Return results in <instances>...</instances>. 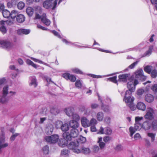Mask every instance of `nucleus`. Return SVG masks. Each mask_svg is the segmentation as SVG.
<instances>
[{
    "label": "nucleus",
    "mask_w": 157,
    "mask_h": 157,
    "mask_svg": "<svg viewBox=\"0 0 157 157\" xmlns=\"http://www.w3.org/2000/svg\"><path fill=\"white\" fill-rule=\"evenodd\" d=\"M25 16L22 14H19L17 15L16 21L19 23H22L25 20Z\"/></svg>",
    "instance_id": "4be33fe9"
},
{
    "label": "nucleus",
    "mask_w": 157,
    "mask_h": 157,
    "mask_svg": "<svg viewBox=\"0 0 157 157\" xmlns=\"http://www.w3.org/2000/svg\"><path fill=\"white\" fill-rule=\"evenodd\" d=\"M61 129L63 132H66L68 131L69 129L68 125L66 123L63 124L61 127Z\"/></svg>",
    "instance_id": "72a5a7b5"
},
{
    "label": "nucleus",
    "mask_w": 157,
    "mask_h": 157,
    "mask_svg": "<svg viewBox=\"0 0 157 157\" xmlns=\"http://www.w3.org/2000/svg\"><path fill=\"white\" fill-rule=\"evenodd\" d=\"M98 143H99V145L101 149L104 148L105 146V144L102 142V138L101 137L98 138Z\"/></svg>",
    "instance_id": "c85d7f7f"
},
{
    "label": "nucleus",
    "mask_w": 157,
    "mask_h": 157,
    "mask_svg": "<svg viewBox=\"0 0 157 157\" xmlns=\"http://www.w3.org/2000/svg\"><path fill=\"white\" fill-rule=\"evenodd\" d=\"M129 76L130 74H129L119 75L118 76V81L121 82H126L127 81V79L129 78Z\"/></svg>",
    "instance_id": "9b49d317"
},
{
    "label": "nucleus",
    "mask_w": 157,
    "mask_h": 157,
    "mask_svg": "<svg viewBox=\"0 0 157 157\" xmlns=\"http://www.w3.org/2000/svg\"><path fill=\"white\" fill-rule=\"evenodd\" d=\"M151 125L153 130H157V120L155 119L154 120L152 121Z\"/></svg>",
    "instance_id": "f704fd0d"
},
{
    "label": "nucleus",
    "mask_w": 157,
    "mask_h": 157,
    "mask_svg": "<svg viewBox=\"0 0 157 157\" xmlns=\"http://www.w3.org/2000/svg\"><path fill=\"white\" fill-rule=\"evenodd\" d=\"M26 63L28 64L31 65L35 68H36L38 67L36 64L29 59H27Z\"/></svg>",
    "instance_id": "37998d69"
},
{
    "label": "nucleus",
    "mask_w": 157,
    "mask_h": 157,
    "mask_svg": "<svg viewBox=\"0 0 157 157\" xmlns=\"http://www.w3.org/2000/svg\"><path fill=\"white\" fill-rule=\"evenodd\" d=\"M86 141V138L82 136H80L79 137L78 141L81 143H83Z\"/></svg>",
    "instance_id": "c03bdc74"
},
{
    "label": "nucleus",
    "mask_w": 157,
    "mask_h": 157,
    "mask_svg": "<svg viewBox=\"0 0 157 157\" xmlns=\"http://www.w3.org/2000/svg\"><path fill=\"white\" fill-rule=\"evenodd\" d=\"M97 123V120L94 118H92L90 121V125H95Z\"/></svg>",
    "instance_id": "5fc2aeb1"
},
{
    "label": "nucleus",
    "mask_w": 157,
    "mask_h": 157,
    "mask_svg": "<svg viewBox=\"0 0 157 157\" xmlns=\"http://www.w3.org/2000/svg\"><path fill=\"white\" fill-rule=\"evenodd\" d=\"M65 111L67 115L69 117H71L73 114L74 109L71 108H68L65 109Z\"/></svg>",
    "instance_id": "a878e982"
},
{
    "label": "nucleus",
    "mask_w": 157,
    "mask_h": 157,
    "mask_svg": "<svg viewBox=\"0 0 157 157\" xmlns=\"http://www.w3.org/2000/svg\"><path fill=\"white\" fill-rule=\"evenodd\" d=\"M145 100L147 102L151 103L153 101L154 97L153 95L150 94H148L145 95Z\"/></svg>",
    "instance_id": "5701e85b"
},
{
    "label": "nucleus",
    "mask_w": 157,
    "mask_h": 157,
    "mask_svg": "<svg viewBox=\"0 0 157 157\" xmlns=\"http://www.w3.org/2000/svg\"><path fill=\"white\" fill-rule=\"evenodd\" d=\"M30 31L29 29H18L17 31V33L19 35L22 34L27 35L30 33Z\"/></svg>",
    "instance_id": "393cba45"
},
{
    "label": "nucleus",
    "mask_w": 157,
    "mask_h": 157,
    "mask_svg": "<svg viewBox=\"0 0 157 157\" xmlns=\"http://www.w3.org/2000/svg\"><path fill=\"white\" fill-rule=\"evenodd\" d=\"M69 79L72 82H75L76 80V78L73 75H70Z\"/></svg>",
    "instance_id": "bf43d9fd"
},
{
    "label": "nucleus",
    "mask_w": 157,
    "mask_h": 157,
    "mask_svg": "<svg viewBox=\"0 0 157 157\" xmlns=\"http://www.w3.org/2000/svg\"><path fill=\"white\" fill-rule=\"evenodd\" d=\"M68 140H67L63 138V139H59V141L58 142V144L59 145L62 147H65L67 145L68 141Z\"/></svg>",
    "instance_id": "f8f14e48"
},
{
    "label": "nucleus",
    "mask_w": 157,
    "mask_h": 157,
    "mask_svg": "<svg viewBox=\"0 0 157 157\" xmlns=\"http://www.w3.org/2000/svg\"><path fill=\"white\" fill-rule=\"evenodd\" d=\"M25 6V4L22 2H19L17 4V7L19 10H22Z\"/></svg>",
    "instance_id": "a19ab883"
},
{
    "label": "nucleus",
    "mask_w": 157,
    "mask_h": 157,
    "mask_svg": "<svg viewBox=\"0 0 157 157\" xmlns=\"http://www.w3.org/2000/svg\"><path fill=\"white\" fill-rule=\"evenodd\" d=\"M0 30L3 34L5 33L7 31L6 28L4 26H1L0 27Z\"/></svg>",
    "instance_id": "680f3d73"
},
{
    "label": "nucleus",
    "mask_w": 157,
    "mask_h": 157,
    "mask_svg": "<svg viewBox=\"0 0 157 157\" xmlns=\"http://www.w3.org/2000/svg\"><path fill=\"white\" fill-rule=\"evenodd\" d=\"M54 127L52 124H49L46 126L45 131L48 134H50L53 132Z\"/></svg>",
    "instance_id": "6ab92c4d"
},
{
    "label": "nucleus",
    "mask_w": 157,
    "mask_h": 157,
    "mask_svg": "<svg viewBox=\"0 0 157 157\" xmlns=\"http://www.w3.org/2000/svg\"><path fill=\"white\" fill-rule=\"evenodd\" d=\"M114 149L117 151H120L123 150V148L121 144H118L116 146Z\"/></svg>",
    "instance_id": "8fccbe9b"
},
{
    "label": "nucleus",
    "mask_w": 157,
    "mask_h": 157,
    "mask_svg": "<svg viewBox=\"0 0 157 157\" xmlns=\"http://www.w3.org/2000/svg\"><path fill=\"white\" fill-rule=\"evenodd\" d=\"M69 126L73 129H76L79 126V124L77 121L72 120L70 121Z\"/></svg>",
    "instance_id": "412c9836"
},
{
    "label": "nucleus",
    "mask_w": 157,
    "mask_h": 157,
    "mask_svg": "<svg viewBox=\"0 0 157 157\" xmlns=\"http://www.w3.org/2000/svg\"><path fill=\"white\" fill-rule=\"evenodd\" d=\"M154 68L151 66L147 65L144 67V70L145 72L150 74Z\"/></svg>",
    "instance_id": "7c9ffc66"
},
{
    "label": "nucleus",
    "mask_w": 157,
    "mask_h": 157,
    "mask_svg": "<svg viewBox=\"0 0 157 157\" xmlns=\"http://www.w3.org/2000/svg\"><path fill=\"white\" fill-rule=\"evenodd\" d=\"M31 59L35 62H38L39 63L43 64L45 65L48 66L47 64L46 63H44V62L41 61L40 60L36 59L35 58H33V57H31Z\"/></svg>",
    "instance_id": "49530a36"
},
{
    "label": "nucleus",
    "mask_w": 157,
    "mask_h": 157,
    "mask_svg": "<svg viewBox=\"0 0 157 157\" xmlns=\"http://www.w3.org/2000/svg\"><path fill=\"white\" fill-rule=\"evenodd\" d=\"M134 100V98L133 97L132 98L130 96L126 97H124L123 99L124 101L128 105L133 103Z\"/></svg>",
    "instance_id": "f3484780"
},
{
    "label": "nucleus",
    "mask_w": 157,
    "mask_h": 157,
    "mask_svg": "<svg viewBox=\"0 0 157 157\" xmlns=\"http://www.w3.org/2000/svg\"><path fill=\"white\" fill-rule=\"evenodd\" d=\"M153 49V46H151L149 47V50L146 52L145 54V56H149L150 55Z\"/></svg>",
    "instance_id": "603ef678"
},
{
    "label": "nucleus",
    "mask_w": 157,
    "mask_h": 157,
    "mask_svg": "<svg viewBox=\"0 0 157 157\" xmlns=\"http://www.w3.org/2000/svg\"><path fill=\"white\" fill-rule=\"evenodd\" d=\"M117 77L116 76L112 78H108V79L113 82L115 83H117Z\"/></svg>",
    "instance_id": "13d9d810"
},
{
    "label": "nucleus",
    "mask_w": 157,
    "mask_h": 157,
    "mask_svg": "<svg viewBox=\"0 0 157 157\" xmlns=\"http://www.w3.org/2000/svg\"><path fill=\"white\" fill-rule=\"evenodd\" d=\"M63 124L62 122L59 121H56L55 124V125L56 127L58 128H60L61 127V126Z\"/></svg>",
    "instance_id": "de8ad7c7"
},
{
    "label": "nucleus",
    "mask_w": 157,
    "mask_h": 157,
    "mask_svg": "<svg viewBox=\"0 0 157 157\" xmlns=\"http://www.w3.org/2000/svg\"><path fill=\"white\" fill-rule=\"evenodd\" d=\"M30 86H33L36 87L37 86L36 78L35 77H32L30 78V82L29 83Z\"/></svg>",
    "instance_id": "b1692460"
},
{
    "label": "nucleus",
    "mask_w": 157,
    "mask_h": 157,
    "mask_svg": "<svg viewBox=\"0 0 157 157\" xmlns=\"http://www.w3.org/2000/svg\"><path fill=\"white\" fill-rule=\"evenodd\" d=\"M136 107L138 109L142 111H144L146 109L145 104L142 102H138L137 104Z\"/></svg>",
    "instance_id": "a211bd4d"
},
{
    "label": "nucleus",
    "mask_w": 157,
    "mask_h": 157,
    "mask_svg": "<svg viewBox=\"0 0 157 157\" xmlns=\"http://www.w3.org/2000/svg\"><path fill=\"white\" fill-rule=\"evenodd\" d=\"M5 133L3 132H2L0 134V151H1V149L5 148L8 146L7 143H4L5 141Z\"/></svg>",
    "instance_id": "6e6552de"
},
{
    "label": "nucleus",
    "mask_w": 157,
    "mask_h": 157,
    "mask_svg": "<svg viewBox=\"0 0 157 157\" xmlns=\"http://www.w3.org/2000/svg\"><path fill=\"white\" fill-rule=\"evenodd\" d=\"M129 132V135L130 137H132L134 133L137 131L135 128L133 126H130L128 129Z\"/></svg>",
    "instance_id": "2f4dec72"
},
{
    "label": "nucleus",
    "mask_w": 157,
    "mask_h": 157,
    "mask_svg": "<svg viewBox=\"0 0 157 157\" xmlns=\"http://www.w3.org/2000/svg\"><path fill=\"white\" fill-rule=\"evenodd\" d=\"M26 12L29 16L31 17L34 13L32 7H28L26 9Z\"/></svg>",
    "instance_id": "c756f323"
},
{
    "label": "nucleus",
    "mask_w": 157,
    "mask_h": 157,
    "mask_svg": "<svg viewBox=\"0 0 157 157\" xmlns=\"http://www.w3.org/2000/svg\"><path fill=\"white\" fill-rule=\"evenodd\" d=\"M72 117L73 119L75 120V121H79L80 119V117L77 114H74L72 115Z\"/></svg>",
    "instance_id": "4d7b16f0"
},
{
    "label": "nucleus",
    "mask_w": 157,
    "mask_h": 157,
    "mask_svg": "<svg viewBox=\"0 0 157 157\" xmlns=\"http://www.w3.org/2000/svg\"><path fill=\"white\" fill-rule=\"evenodd\" d=\"M69 152L68 150L64 149L61 150L60 153L61 157H68Z\"/></svg>",
    "instance_id": "bb28decb"
},
{
    "label": "nucleus",
    "mask_w": 157,
    "mask_h": 157,
    "mask_svg": "<svg viewBox=\"0 0 157 157\" xmlns=\"http://www.w3.org/2000/svg\"><path fill=\"white\" fill-rule=\"evenodd\" d=\"M18 14V12L17 11L13 10L10 13V17L12 19H14L17 17Z\"/></svg>",
    "instance_id": "c9c22d12"
},
{
    "label": "nucleus",
    "mask_w": 157,
    "mask_h": 157,
    "mask_svg": "<svg viewBox=\"0 0 157 157\" xmlns=\"http://www.w3.org/2000/svg\"><path fill=\"white\" fill-rule=\"evenodd\" d=\"M81 121V124L83 127L86 128L90 126V121L86 117H82Z\"/></svg>",
    "instance_id": "2eb2a0df"
},
{
    "label": "nucleus",
    "mask_w": 157,
    "mask_h": 157,
    "mask_svg": "<svg viewBox=\"0 0 157 157\" xmlns=\"http://www.w3.org/2000/svg\"><path fill=\"white\" fill-rule=\"evenodd\" d=\"M151 89L154 92H157V84L153 85L151 86Z\"/></svg>",
    "instance_id": "774afa93"
},
{
    "label": "nucleus",
    "mask_w": 157,
    "mask_h": 157,
    "mask_svg": "<svg viewBox=\"0 0 157 157\" xmlns=\"http://www.w3.org/2000/svg\"><path fill=\"white\" fill-rule=\"evenodd\" d=\"M128 106H129L130 109L132 111H134L136 109V107L133 102L128 105Z\"/></svg>",
    "instance_id": "052dcab7"
},
{
    "label": "nucleus",
    "mask_w": 157,
    "mask_h": 157,
    "mask_svg": "<svg viewBox=\"0 0 157 157\" xmlns=\"http://www.w3.org/2000/svg\"><path fill=\"white\" fill-rule=\"evenodd\" d=\"M112 132V129L109 127H106L105 128V134L107 135H111Z\"/></svg>",
    "instance_id": "a18cd8bd"
},
{
    "label": "nucleus",
    "mask_w": 157,
    "mask_h": 157,
    "mask_svg": "<svg viewBox=\"0 0 157 157\" xmlns=\"http://www.w3.org/2000/svg\"><path fill=\"white\" fill-rule=\"evenodd\" d=\"M10 100L9 97L7 95H3L0 97V103L2 104L7 103Z\"/></svg>",
    "instance_id": "ddd939ff"
},
{
    "label": "nucleus",
    "mask_w": 157,
    "mask_h": 157,
    "mask_svg": "<svg viewBox=\"0 0 157 157\" xmlns=\"http://www.w3.org/2000/svg\"><path fill=\"white\" fill-rule=\"evenodd\" d=\"M151 77L153 78H156L157 76V70L154 67L151 72L150 74Z\"/></svg>",
    "instance_id": "473e14b6"
},
{
    "label": "nucleus",
    "mask_w": 157,
    "mask_h": 157,
    "mask_svg": "<svg viewBox=\"0 0 157 157\" xmlns=\"http://www.w3.org/2000/svg\"><path fill=\"white\" fill-rule=\"evenodd\" d=\"M70 74L69 73H66L63 74V77L67 80L69 79Z\"/></svg>",
    "instance_id": "338daca9"
},
{
    "label": "nucleus",
    "mask_w": 157,
    "mask_h": 157,
    "mask_svg": "<svg viewBox=\"0 0 157 157\" xmlns=\"http://www.w3.org/2000/svg\"><path fill=\"white\" fill-rule=\"evenodd\" d=\"M2 13L3 16L5 18H7L10 17V12L6 10H4L2 11Z\"/></svg>",
    "instance_id": "4c0bfd02"
},
{
    "label": "nucleus",
    "mask_w": 157,
    "mask_h": 157,
    "mask_svg": "<svg viewBox=\"0 0 157 157\" xmlns=\"http://www.w3.org/2000/svg\"><path fill=\"white\" fill-rule=\"evenodd\" d=\"M35 19H41L42 16H40V14L41 13L42 10L40 7L39 6H36L35 7Z\"/></svg>",
    "instance_id": "4468645a"
},
{
    "label": "nucleus",
    "mask_w": 157,
    "mask_h": 157,
    "mask_svg": "<svg viewBox=\"0 0 157 157\" xmlns=\"http://www.w3.org/2000/svg\"><path fill=\"white\" fill-rule=\"evenodd\" d=\"M98 100L100 101V102L101 103V107L102 109L105 112H109L111 110V108L108 105H104L103 104L102 100L101 99V97L98 94Z\"/></svg>",
    "instance_id": "9d476101"
},
{
    "label": "nucleus",
    "mask_w": 157,
    "mask_h": 157,
    "mask_svg": "<svg viewBox=\"0 0 157 157\" xmlns=\"http://www.w3.org/2000/svg\"><path fill=\"white\" fill-rule=\"evenodd\" d=\"M133 138L135 140L141 139L142 137L138 133H136L134 136Z\"/></svg>",
    "instance_id": "864d4df0"
},
{
    "label": "nucleus",
    "mask_w": 157,
    "mask_h": 157,
    "mask_svg": "<svg viewBox=\"0 0 157 157\" xmlns=\"http://www.w3.org/2000/svg\"><path fill=\"white\" fill-rule=\"evenodd\" d=\"M72 71L74 73L79 74H82L83 73L82 71L77 68H73L72 69Z\"/></svg>",
    "instance_id": "3c124183"
},
{
    "label": "nucleus",
    "mask_w": 157,
    "mask_h": 157,
    "mask_svg": "<svg viewBox=\"0 0 157 157\" xmlns=\"http://www.w3.org/2000/svg\"><path fill=\"white\" fill-rule=\"evenodd\" d=\"M0 46L6 49L9 50L13 48V44L7 40H0Z\"/></svg>",
    "instance_id": "39448f33"
},
{
    "label": "nucleus",
    "mask_w": 157,
    "mask_h": 157,
    "mask_svg": "<svg viewBox=\"0 0 157 157\" xmlns=\"http://www.w3.org/2000/svg\"><path fill=\"white\" fill-rule=\"evenodd\" d=\"M111 139V138L109 136H106L104 137L103 141L105 143H107Z\"/></svg>",
    "instance_id": "69168bd1"
},
{
    "label": "nucleus",
    "mask_w": 157,
    "mask_h": 157,
    "mask_svg": "<svg viewBox=\"0 0 157 157\" xmlns=\"http://www.w3.org/2000/svg\"><path fill=\"white\" fill-rule=\"evenodd\" d=\"M19 135V134L18 133H15L13 134L11 136L10 138V140L11 141H14L16 137H17V136H18Z\"/></svg>",
    "instance_id": "e2e57ef3"
},
{
    "label": "nucleus",
    "mask_w": 157,
    "mask_h": 157,
    "mask_svg": "<svg viewBox=\"0 0 157 157\" xmlns=\"http://www.w3.org/2000/svg\"><path fill=\"white\" fill-rule=\"evenodd\" d=\"M79 145L78 143L71 142L69 144L68 147L69 148L71 149L73 152L76 153H79L81 151L85 154H88L90 152V151L89 148L82 147L80 150L79 148Z\"/></svg>",
    "instance_id": "f257e3e1"
},
{
    "label": "nucleus",
    "mask_w": 157,
    "mask_h": 157,
    "mask_svg": "<svg viewBox=\"0 0 157 157\" xmlns=\"http://www.w3.org/2000/svg\"><path fill=\"white\" fill-rule=\"evenodd\" d=\"M78 134V131L76 129H72L70 131V133L67 132H64L63 134V138L67 140L70 141L72 138H75Z\"/></svg>",
    "instance_id": "f03ea898"
},
{
    "label": "nucleus",
    "mask_w": 157,
    "mask_h": 157,
    "mask_svg": "<svg viewBox=\"0 0 157 157\" xmlns=\"http://www.w3.org/2000/svg\"><path fill=\"white\" fill-rule=\"evenodd\" d=\"M132 76L134 77V78L136 79H140L141 78L144 80L146 78V77L144 75V72L143 70L141 69H140L137 70L134 73V75Z\"/></svg>",
    "instance_id": "1a4fd4ad"
},
{
    "label": "nucleus",
    "mask_w": 157,
    "mask_h": 157,
    "mask_svg": "<svg viewBox=\"0 0 157 157\" xmlns=\"http://www.w3.org/2000/svg\"><path fill=\"white\" fill-rule=\"evenodd\" d=\"M147 136L151 138V141L153 142L155 140V135L152 133L148 132L147 133Z\"/></svg>",
    "instance_id": "79ce46f5"
},
{
    "label": "nucleus",
    "mask_w": 157,
    "mask_h": 157,
    "mask_svg": "<svg viewBox=\"0 0 157 157\" xmlns=\"http://www.w3.org/2000/svg\"><path fill=\"white\" fill-rule=\"evenodd\" d=\"M42 151L44 154L46 155L48 154L49 152V147L48 145H45L43 147Z\"/></svg>",
    "instance_id": "58836bf2"
},
{
    "label": "nucleus",
    "mask_w": 157,
    "mask_h": 157,
    "mask_svg": "<svg viewBox=\"0 0 157 157\" xmlns=\"http://www.w3.org/2000/svg\"><path fill=\"white\" fill-rule=\"evenodd\" d=\"M139 83L138 80L134 78V77L132 76L129 79V81L127 84L128 88L131 92H134L135 90V86Z\"/></svg>",
    "instance_id": "7ed1b4c3"
},
{
    "label": "nucleus",
    "mask_w": 157,
    "mask_h": 157,
    "mask_svg": "<svg viewBox=\"0 0 157 157\" xmlns=\"http://www.w3.org/2000/svg\"><path fill=\"white\" fill-rule=\"evenodd\" d=\"M59 136L57 134H54L50 136H46L45 137L46 141L50 144H55L58 142Z\"/></svg>",
    "instance_id": "0eeeda50"
},
{
    "label": "nucleus",
    "mask_w": 157,
    "mask_h": 157,
    "mask_svg": "<svg viewBox=\"0 0 157 157\" xmlns=\"http://www.w3.org/2000/svg\"><path fill=\"white\" fill-rule=\"evenodd\" d=\"M43 6L45 9L51 8L52 10H54L57 6L56 2H52L50 0H46L43 3Z\"/></svg>",
    "instance_id": "423d86ee"
},
{
    "label": "nucleus",
    "mask_w": 157,
    "mask_h": 157,
    "mask_svg": "<svg viewBox=\"0 0 157 157\" xmlns=\"http://www.w3.org/2000/svg\"><path fill=\"white\" fill-rule=\"evenodd\" d=\"M9 86L6 85L4 86L2 91V94L7 95L8 94Z\"/></svg>",
    "instance_id": "e433bc0d"
},
{
    "label": "nucleus",
    "mask_w": 157,
    "mask_h": 157,
    "mask_svg": "<svg viewBox=\"0 0 157 157\" xmlns=\"http://www.w3.org/2000/svg\"><path fill=\"white\" fill-rule=\"evenodd\" d=\"M41 21L46 25L48 26L51 23L50 21L46 18V14L44 13L42 15V17L41 18Z\"/></svg>",
    "instance_id": "dca6fc26"
},
{
    "label": "nucleus",
    "mask_w": 157,
    "mask_h": 157,
    "mask_svg": "<svg viewBox=\"0 0 157 157\" xmlns=\"http://www.w3.org/2000/svg\"><path fill=\"white\" fill-rule=\"evenodd\" d=\"M105 128H103L102 127H101L99 130L98 133L100 134H105Z\"/></svg>",
    "instance_id": "0e129e2a"
},
{
    "label": "nucleus",
    "mask_w": 157,
    "mask_h": 157,
    "mask_svg": "<svg viewBox=\"0 0 157 157\" xmlns=\"http://www.w3.org/2000/svg\"><path fill=\"white\" fill-rule=\"evenodd\" d=\"M104 115L102 112H98L96 115L97 120L99 121H101L104 118Z\"/></svg>",
    "instance_id": "cd10ccee"
},
{
    "label": "nucleus",
    "mask_w": 157,
    "mask_h": 157,
    "mask_svg": "<svg viewBox=\"0 0 157 157\" xmlns=\"http://www.w3.org/2000/svg\"><path fill=\"white\" fill-rule=\"evenodd\" d=\"M155 114L154 109L150 107H148L146 110V113L144 117L145 119L151 120L154 118V115Z\"/></svg>",
    "instance_id": "20e7f679"
},
{
    "label": "nucleus",
    "mask_w": 157,
    "mask_h": 157,
    "mask_svg": "<svg viewBox=\"0 0 157 157\" xmlns=\"http://www.w3.org/2000/svg\"><path fill=\"white\" fill-rule=\"evenodd\" d=\"M75 86L78 88H81L82 86V84L80 80H77L75 83Z\"/></svg>",
    "instance_id": "09e8293b"
},
{
    "label": "nucleus",
    "mask_w": 157,
    "mask_h": 157,
    "mask_svg": "<svg viewBox=\"0 0 157 157\" xmlns=\"http://www.w3.org/2000/svg\"><path fill=\"white\" fill-rule=\"evenodd\" d=\"M134 127L137 131H140L142 128V124H141L140 123H135Z\"/></svg>",
    "instance_id": "ea45409f"
},
{
    "label": "nucleus",
    "mask_w": 157,
    "mask_h": 157,
    "mask_svg": "<svg viewBox=\"0 0 157 157\" xmlns=\"http://www.w3.org/2000/svg\"><path fill=\"white\" fill-rule=\"evenodd\" d=\"M143 119V117H140L139 116L136 117H135V123H140V121Z\"/></svg>",
    "instance_id": "6e6d98bb"
},
{
    "label": "nucleus",
    "mask_w": 157,
    "mask_h": 157,
    "mask_svg": "<svg viewBox=\"0 0 157 157\" xmlns=\"http://www.w3.org/2000/svg\"><path fill=\"white\" fill-rule=\"evenodd\" d=\"M151 124L148 121H144L142 124V128L145 130H148L151 128Z\"/></svg>",
    "instance_id": "aec40b11"
}]
</instances>
